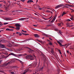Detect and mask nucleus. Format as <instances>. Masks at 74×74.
Instances as JSON below:
<instances>
[{
	"label": "nucleus",
	"mask_w": 74,
	"mask_h": 74,
	"mask_svg": "<svg viewBox=\"0 0 74 74\" xmlns=\"http://www.w3.org/2000/svg\"><path fill=\"white\" fill-rule=\"evenodd\" d=\"M11 73L12 74H15V73H14V72H11Z\"/></svg>",
	"instance_id": "obj_40"
},
{
	"label": "nucleus",
	"mask_w": 74,
	"mask_h": 74,
	"mask_svg": "<svg viewBox=\"0 0 74 74\" xmlns=\"http://www.w3.org/2000/svg\"><path fill=\"white\" fill-rule=\"evenodd\" d=\"M3 66H7L8 65L7 64V63L5 62L3 64Z\"/></svg>",
	"instance_id": "obj_15"
},
{
	"label": "nucleus",
	"mask_w": 74,
	"mask_h": 74,
	"mask_svg": "<svg viewBox=\"0 0 74 74\" xmlns=\"http://www.w3.org/2000/svg\"><path fill=\"white\" fill-rule=\"evenodd\" d=\"M34 36L35 37H36L37 38H39V37H40V36H39L38 34H34Z\"/></svg>",
	"instance_id": "obj_12"
},
{
	"label": "nucleus",
	"mask_w": 74,
	"mask_h": 74,
	"mask_svg": "<svg viewBox=\"0 0 74 74\" xmlns=\"http://www.w3.org/2000/svg\"><path fill=\"white\" fill-rule=\"evenodd\" d=\"M73 26H74V25H69V27H72Z\"/></svg>",
	"instance_id": "obj_36"
},
{
	"label": "nucleus",
	"mask_w": 74,
	"mask_h": 74,
	"mask_svg": "<svg viewBox=\"0 0 74 74\" xmlns=\"http://www.w3.org/2000/svg\"><path fill=\"white\" fill-rule=\"evenodd\" d=\"M26 59H29L30 60H33L34 59L33 58V56L31 55H28L25 57Z\"/></svg>",
	"instance_id": "obj_3"
},
{
	"label": "nucleus",
	"mask_w": 74,
	"mask_h": 74,
	"mask_svg": "<svg viewBox=\"0 0 74 74\" xmlns=\"http://www.w3.org/2000/svg\"><path fill=\"white\" fill-rule=\"evenodd\" d=\"M39 42H42V41L40 40L39 41Z\"/></svg>",
	"instance_id": "obj_58"
},
{
	"label": "nucleus",
	"mask_w": 74,
	"mask_h": 74,
	"mask_svg": "<svg viewBox=\"0 0 74 74\" xmlns=\"http://www.w3.org/2000/svg\"><path fill=\"white\" fill-rule=\"evenodd\" d=\"M9 27H10V28H12V29H14V27L11 26H9Z\"/></svg>",
	"instance_id": "obj_22"
},
{
	"label": "nucleus",
	"mask_w": 74,
	"mask_h": 74,
	"mask_svg": "<svg viewBox=\"0 0 74 74\" xmlns=\"http://www.w3.org/2000/svg\"><path fill=\"white\" fill-rule=\"evenodd\" d=\"M41 55H42V56H43V59L44 61H45V60H46V58H45V55H44V53H41Z\"/></svg>",
	"instance_id": "obj_6"
},
{
	"label": "nucleus",
	"mask_w": 74,
	"mask_h": 74,
	"mask_svg": "<svg viewBox=\"0 0 74 74\" xmlns=\"http://www.w3.org/2000/svg\"><path fill=\"white\" fill-rule=\"evenodd\" d=\"M67 21H68V22H69L70 21H71V20L69 19H68L67 20Z\"/></svg>",
	"instance_id": "obj_35"
},
{
	"label": "nucleus",
	"mask_w": 74,
	"mask_h": 74,
	"mask_svg": "<svg viewBox=\"0 0 74 74\" xmlns=\"http://www.w3.org/2000/svg\"><path fill=\"white\" fill-rule=\"evenodd\" d=\"M10 18H5L6 21H7V20H10V21L11 20V19H10Z\"/></svg>",
	"instance_id": "obj_21"
},
{
	"label": "nucleus",
	"mask_w": 74,
	"mask_h": 74,
	"mask_svg": "<svg viewBox=\"0 0 74 74\" xmlns=\"http://www.w3.org/2000/svg\"><path fill=\"white\" fill-rule=\"evenodd\" d=\"M57 16L55 15L53 19L51 21V23H53V22H54V21H55V20L56 19V17Z\"/></svg>",
	"instance_id": "obj_9"
},
{
	"label": "nucleus",
	"mask_w": 74,
	"mask_h": 74,
	"mask_svg": "<svg viewBox=\"0 0 74 74\" xmlns=\"http://www.w3.org/2000/svg\"><path fill=\"white\" fill-rule=\"evenodd\" d=\"M63 6V5H58L55 8L56 9H57V8H59V7H62Z\"/></svg>",
	"instance_id": "obj_8"
},
{
	"label": "nucleus",
	"mask_w": 74,
	"mask_h": 74,
	"mask_svg": "<svg viewBox=\"0 0 74 74\" xmlns=\"http://www.w3.org/2000/svg\"><path fill=\"white\" fill-rule=\"evenodd\" d=\"M10 63H11V61H10L6 63H7V65H8V64H9V65L10 64Z\"/></svg>",
	"instance_id": "obj_25"
},
{
	"label": "nucleus",
	"mask_w": 74,
	"mask_h": 74,
	"mask_svg": "<svg viewBox=\"0 0 74 74\" xmlns=\"http://www.w3.org/2000/svg\"><path fill=\"white\" fill-rule=\"evenodd\" d=\"M67 14V13H65L64 12H63L62 14V16H63L64 15H65V14Z\"/></svg>",
	"instance_id": "obj_18"
},
{
	"label": "nucleus",
	"mask_w": 74,
	"mask_h": 74,
	"mask_svg": "<svg viewBox=\"0 0 74 74\" xmlns=\"http://www.w3.org/2000/svg\"><path fill=\"white\" fill-rule=\"evenodd\" d=\"M69 54H70V55H71V56L72 54H71V53H69Z\"/></svg>",
	"instance_id": "obj_55"
},
{
	"label": "nucleus",
	"mask_w": 74,
	"mask_h": 74,
	"mask_svg": "<svg viewBox=\"0 0 74 74\" xmlns=\"http://www.w3.org/2000/svg\"><path fill=\"white\" fill-rule=\"evenodd\" d=\"M62 23V25H63V23H62V22H61V23H58V26H60V25H61V24Z\"/></svg>",
	"instance_id": "obj_16"
},
{
	"label": "nucleus",
	"mask_w": 74,
	"mask_h": 74,
	"mask_svg": "<svg viewBox=\"0 0 74 74\" xmlns=\"http://www.w3.org/2000/svg\"><path fill=\"white\" fill-rule=\"evenodd\" d=\"M24 19H26L25 18H21L19 19V21H23Z\"/></svg>",
	"instance_id": "obj_13"
},
{
	"label": "nucleus",
	"mask_w": 74,
	"mask_h": 74,
	"mask_svg": "<svg viewBox=\"0 0 74 74\" xmlns=\"http://www.w3.org/2000/svg\"><path fill=\"white\" fill-rule=\"evenodd\" d=\"M8 4L7 6H5V10L7 11H10L11 10V8H9V6H10V1H8Z\"/></svg>",
	"instance_id": "obj_2"
},
{
	"label": "nucleus",
	"mask_w": 74,
	"mask_h": 74,
	"mask_svg": "<svg viewBox=\"0 0 74 74\" xmlns=\"http://www.w3.org/2000/svg\"><path fill=\"white\" fill-rule=\"evenodd\" d=\"M28 50L29 53H32V52H34V50L31 49H30V48H29Z\"/></svg>",
	"instance_id": "obj_10"
},
{
	"label": "nucleus",
	"mask_w": 74,
	"mask_h": 74,
	"mask_svg": "<svg viewBox=\"0 0 74 74\" xmlns=\"http://www.w3.org/2000/svg\"><path fill=\"white\" fill-rule=\"evenodd\" d=\"M29 39H27V40H26V41H29Z\"/></svg>",
	"instance_id": "obj_64"
},
{
	"label": "nucleus",
	"mask_w": 74,
	"mask_h": 74,
	"mask_svg": "<svg viewBox=\"0 0 74 74\" xmlns=\"http://www.w3.org/2000/svg\"><path fill=\"white\" fill-rule=\"evenodd\" d=\"M49 39L51 40H52V39H51V38H49Z\"/></svg>",
	"instance_id": "obj_51"
},
{
	"label": "nucleus",
	"mask_w": 74,
	"mask_h": 74,
	"mask_svg": "<svg viewBox=\"0 0 74 74\" xmlns=\"http://www.w3.org/2000/svg\"><path fill=\"white\" fill-rule=\"evenodd\" d=\"M22 34H23V35H25V36H27V35H29V34H24L23 33H22Z\"/></svg>",
	"instance_id": "obj_20"
},
{
	"label": "nucleus",
	"mask_w": 74,
	"mask_h": 74,
	"mask_svg": "<svg viewBox=\"0 0 74 74\" xmlns=\"http://www.w3.org/2000/svg\"><path fill=\"white\" fill-rule=\"evenodd\" d=\"M3 54H4L5 56H7L8 54V53H7L6 52H5L3 53Z\"/></svg>",
	"instance_id": "obj_14"
},
{
	"label": "nucleus",
	"mask_w": 74,
	"mask_h": 74,
	"mask_svg": "<svg viewBox=\"0 0 74 74\" xmlns=\"http://www.w3.org/2000/svg\"><path fill=\"white\" fill-rule=\"evenodd\" d=\"M16 60H18V61L19 62H20V61H21L20 60H18V59H17Z\"/></svg>",
	"instance_id": "obj_46"
},
{
	"label": "nucleus",
	"mask_w": 74,
	"mask_h": 74,
	"mask_svg": "<svg viewBox=\"0 0 74 74\" xmlns=\"http://www.w3.org/2000/svg\"><path fill=\"white\" fill-rule=\"evenodd\" d=\"M53 49L52 48L51 49V52L52 53V52H53Z\"/></svg>",
	"instance_id": "obj_31"
},
{
	"label": "nucleus",
	"mask_w": 74,
	"mask_h": 74,
	"mask_svg": "<svg viewBox=\"0 0 74 74\" xmlns=\"http://www.w3.org/2000/svg\"><path fill=\"white\" fill-rule=\"evenodd\" d=\"M69 24H66V27H69V26H70V25H68Z\"/></svg>",
	"instance_id": "obj_30"
},
{
	"label": "nucleus",
	"mask_w": 74,
	"mask_h": 74,
	"mask_svg": "<svg viewBox=\"0 0 74 74\" xmlns=\"http://www.w3.org/2000/svg\"><path fill=\"white\" fill-rule=\"evenodd\" d=\"M50 12L51 13V14H53V12Z\"/></svg>",
	"instance_id": "obj_63"
},
{
	"label": "nucleus",
	"mask_w": 74,
	"mask_h": 74,
	"mask_svg": "<svg viewBox=\"0 0 74 74\" xmlns=\"http://www.w3.org/2000/svg\"><path fill=\"white\" fill-rule=\"evenodd\" d=\"M46 12H51V11L49 10H47Z\"/></svg>",
	"instance_id": "obj_29"
},
{
	"label": "nucleus",
	"mask_w": 74,
	"mask_h": 74,
	"mask_svg": "<svg viewBox=\"0 0 74 74\" xmlns=\"http://www.w3.org/2000/svg\"><path fill=\"white\" fill-rule=\"evenodd\" d=\"M22 32H24V33H27V32H26V31H24L23 30H22Z\"/></svg>",
	"instance_id": "obj_26"
},
{
	"label": "nucleus",
	"mask_w": 74,
	"mask_h": 74,
	"mask_svg": "<svg viewBox=\"0 0 74 74\" xmlns=\"http://www.w3.org/2000/svg\"><path fill=\"white\" fill-rule=\"evenodd\" d=\"M49 44L50 45H52V43L50 42L49 43Z\"/></svg>",
	"instance_id": "obj_39"
},
{
	"label": "nucleus",
	"mask_w": 74,
	"mask_h": 74,
	"mask_svg": "<svg viewBox=\"0 0 74 74\" xmlns=\"http://www.w3.org/2000/svg\"><path fill=\"white\" fill-rule=\"evenodd\" d=\"M37 6H36V5L35 7H34V8L35 9H36V10L37 9Z\"/></svg>",
	"instance_id": "obj_33"
},
{
	"label": "nucleus",
	"mask_w": 74,
	"mask_h": 74,
	"mask_svg": "<svg viewBox=\"0 0 74 74\" xmlns=\"http://www.w3.org/2000/svg\"><path fill=\"white\" fill-rule=\"evenodd\" d=\"M10 55H13V56H16V57H17V58H19V57H20V56H23V55L22 54H15L12 53H11L9 54L8 56L5 57V58H8V56Z\"/></svg>",
	"instance_id": "obj_1"
},
{
	"label": "nucleus",
	"mask_w": 74,
	"mask_h": 74,
	"mask_svg": "<svg viewBox=\"0 0 74 74\" xmlns=\"http://www.w3.org/2000/svg\"><path fill=\"white\" fill-rule=\"evenodd\" d=\"M0 73H4V72L3 71H1L0 70Z\"/></svg>",
	"instance_id": "obj_27"
},
{
	"label": "nucleus",
	"mask_w": 74,
	"mask_h": 74,
	"mask_svg": "<svg viewBox=\"0 0 74 74\" xmlns=\"http://www.w3.org/2000/svg\"><path fill=\"white\" fill-rule=\"evenodd\" d=\"M71 12H74V10L73 9V10H72Z\"/></svg>",
	"instance_id": "obj_45"
},
{
	"label": "nucleus",
	"mask_w": 74,
	"mask_h": 74,
	"mask_svg": "<svg viewBox=\"0 0 74 74\" xmlns=\"http://www.w3.org/2000/svg\"><path fill=\"white\" fill-rule=\"evenodd\" d=\"M0 26H3V24H2V23L0 21Z\"/></svg>",
	"instance_id": "obj_34"
},
{
	"label": "nucleus",
	"mask_w": 74,
	"mask_h": 74,
	"mask_svg": "<svg viewBox=\"0 0 74 74\" xmlns=\"http://www.w3.org/2000/svg\"><path fill=\"white\" fill-rule=\"evenodd\" d=\"M59 41L60 42H63V41L61 40H59Z\"/></svg>",
	"instance_id": "obj_37"
},
{
	"label": "nucleus",
	"mask_w": 74,
	"mask_h": 74,
	"mask_svg": "<svg viewBox=\"0 0 74 74\" xmlns=\"http://www.w3.org/2000/svg\"><path fill=\"white\" fill-rule=\"evenodd\" d=\"M15 12V11H13L12 12Z\"/></svg>",
	"instance_id": "obj_60"
},
{
	"label": "nucleus",
	"mask_w": 74,
	"mask_h": 74,
	"mask_svg": "<svg viewBox=\"0 0 74 74\" xmlns=\"http://www.w3.org/2000/svg\"><path fill=\"white\" fill-rule=\"evenodd\" d=\"M39 10H42V8H39Z\"/></svg>",
	"instance_id": "obj_59"
},
{
	"label": "nucleus",
	"mask_w": 74,
	"mask_h": 74,
	"mask_svg": "<svg viewBox=\"0 0 74 74\" xmlns=\"http://www.w3.org/2000/svg\"><path fill=\"white\" fill-rule=\"evenodd\" d=\"M20 33V32H16V34H19Z\"/></svg>",
	"instance_id": "obj_43"
},
{
	"label": "nucleus",
	"mask_w": 74,
	"mask_h": 74,
	"mask_svg": "<svg viewBox=\"0 0 74 74\" xmlns=\"http://www.w3.org/2000/svg\"><path fill=\"white\" fill-rule=\"evenodd\" d=\"M10 29L9 28H7L6 29V30H8L9 31H10Z\"/></svg>",
	"instance_id": "obj_32"
},
{
	"label": "nucleus",
	"mask_w": 74,
	"mask_h": 74,
	"mask_svg": "<svg viewBox=\"0 0 74 74\" xmlns=\"http://www.w3.org/2000/svg\"><path fill=\"white\" fill-rule=\"evenodd\" d=\"M29 39V40H32V39L29 38V39Z\"/></svg>",
	"instance_id": "obj_61"
},
{
	"label": "nucleus",
	"mask_w": 74,
	"mask_h": 74,
	"mask_svg": "<svg viewBox=\"0 0 74 74\" xmlns=\"http://www.w3.org/2000/svg\"><path fill=\"white\" fill-rule=\"evenodd\" d=\"M71 20H73L74 19H73V17L71 18Z\"/></svg>",
	"instance_id": "obj_41"
},
{
	"label": "nucleus",
	"mask_w": 74,
	"mask_h": 74,
	"mask_svg": "<svg viewBox=\"0 0 74 74\" xmlns=\"http://www.w3.org/2000/svg\"><path fill=\"white\" fill-rule=\"evenodd\" d=\"M3 61L2 60H0V64H1V62H2Z\"/></svg>",
	"instance_id": "obj_44"
},
{
	"label": "nucleus",
	"mask_w": 74,
	"mask_h": 74,
	"mask_svg": "<svg viewBox=\"0 0 74 74\" xmlns=\"http://www.w3.org/2000/svg\"><path fill=\"white\" fill-rule=\"evenodd\" d=\"M35 15H38V14L36 13H35Z\"/></svg>",
	"instance_id": "obj_56"
},
{
	"label": "nucleus",
	"mask_w": 74,
	"mask_h": 74,
	"mask_svg": "<svg viewBox=\"0 0 74 74\" xmlns=\"http://www.w3.org/2000/svg\"><path fill=\"white\" fill-rule=\"evenodd\" d=\"M20 62V63H21V64H23V62H22V61H21Z\"/></svg>",
	"instance_id": "obj_47"
},
{
	"label": "nucleus",
	"mask_w": 74,
	"mask_h": 74,
	"mask_svg": "<svg viewBox=\"0 0 74 74\" xmlns=\"http://www.w3.org/2000/svg\"><path fill=\"white\" fill-rule=\"evenodd\" d=\"M27 71H26L24 72L23 74H25L27 72Z\"/></svg>",
	"instance_id": "obj_24"
},
{
	"label": "nucleus",
	"mask_w": 74,
	"mask_h": 74,
	"mask_svg": "<svg viewBox=\"0 0 74 74\" xmlns=\"http://www.w3.org/2000/svg\"><path fill=\"white\" fill-rule=\"evenodd\" d=\"M63 6V5H58L55 8L56 9H57V8H59V7H62Z\"/></svg>",
	"instance_id": "obj_7"
},
{
	"label": "nucleus",
	"mask_w": 74,
	"mask_h": 74,
	"mask_svg": "<svg viewBox=\"0 0 74 74\" xmlns=\"http://www.w3.org/2000/svg\"><path fill=\"white\" fill-rule=\"evenodd\" d=\"M19 36H21V35H22V34L20 33H19Z\"/></svg>",
	"instance_id": "obj_48"
},
{
	"label": "nucleus",
	"mask_w": 74,
	"mask_h": 74,
	"mask_svg": "<svg viewBox=\"0 0 74 74\" xmlns=\"http://www.w3.org/2000/svg\"><path fill=\"white\" fill-rule=\"evenodd\" d=\"M33 26H35V27H37V25H33Z\"/></svg>",
	"instance_id": "obj_50"
},
{
	"label": "nucleus",
	"mask_w": 74,
	"mask_h": 74,
	"mask_svg": "<svg viewBox=\"0 0 74 74\" xmlns=\"http://www.w3.org/2000/svg\"><path fill=\"white\" fill-rule=\"evenodd\" d=\"M57 42H58V44H59L60 47H63L64 46V45H62V44L60 43V42L58 40L57 41Z\"/></svg>",
	"instance_id": "obj_11"
},
{
	"label": "nucleus",
	"mask_w": 74,
	"mask_h": 74,
	"mask_svg": "<svg viewBox=\"0 0 74 74\" xmlns=\"http://www.w3.org/2000/svg\"><path fill=\"white\" fill-rule=\"evenodd\" d=\"M60 54H62V52H61V51H60Z\"/></svg>",
	"instance_id": "obj_62"
},
{
	"label": "nucleus",
	"mask_w": 74,
	"mask_h": 74,
	"mask_svg": "<svg viewBox=\"0 0 74 74\" xmlns=\"http://www.w3.org/2000/svg\"><path fill=\"white\" fill-rule=\"evenodd\" d=\"M15 25L16 27V28H15V29L16 30H20V26H21L20 25L17 23Z\"/></svg>",
	"instance_id": "obj_4"
},
{
	"label": "nucleus",
	"mask_w": 74,
	"mask_h": 74,
	"mask_svg": "<svg viewBox=\"0 0 74 74\" xmlns=\"http://www.w3.org/2000/svg\"><path fill=\"white\" fill-rule=\"evenodd\" d=\"M7 24H8V23H4V25H7Z\"/></svg>",
	"instance_id": "obj_28"
},
{
	"label": "nucleus",
	"mask_w": 74,
	"mask_h": 74,
	"mask_svg": "<svg viewBox=\"0 0 74 74\" xmlns=\"http://www.w3.org/2000/svg\"><path fill=\"white\" fill-rule=\"evenodd\" d=\"M37 62H35L34 63V65H37Z\"/></svg>",
	"instance_id": "obj_23"
},
{
	"label": "nucleus",
	"mask_w": 74,
	"mask_h": 74,
	"mask_svg": "<svg viewBox=\"0 0 74 74\" xmlns=\"http://www.w3.org/2000/svg\"><path fill=\"white\" fill-rule=\"evenodd\" d=\"M31 2H33V1L31 0H29L27 1V3H30Z\"/></svg>",
	"instance_id": "obj_17"
},
{
	"label": "nucleus",
	"mask_w": 74,
	"mask_h": 74,
	"mask_svg": "<svg viewBox=\"0 0 74 74\" xmlns=\"http://www.w3.org/2000/svg\"><path fill=\"white\" fill-rule=\"evenodd\" d=\"M16 11H18V12H19L21 11L20 10H16Z\"/></svg>",
	"instance_id": "obj_54"
},
{
	"label": "nucleus",
	"mask_w": 74,
	"mask_h": 74,
	"mask_svg": "<svg viewBox=\"0 0 74 74\" xmlns=\"http://www.w3.org/2000/svg\"><path fill=\"white\" fill-rule=\"evenodd\" d=\"M1 11L2 12V11H3V10H0V12H1Z\"/></svg>",
	"instance_id": "obj_53"
},
{
	"label": "nucleus",
	"mask_w": 74,
	"mask_h": 74,
	"mask_svg": "<svg viewBox=\"0 0 74 74\" xmlns=\"http://www.w3.org/2000/svg\"><path fill=\"white\" fill-rule=\"evenodd\" d=\"M44 69V67H42L40 68L39 71H42Z\"/></svg>",
	"instance_id": "obj_19"
},
{
	"label": "nucleus",
	"mask_w": 74,
	"mask_h": 74,
	"mask_svg": "<svg viewBox=\"0 0 74 74\" xmlns=\"http://www.w3.org/2000/svg\"><path fill=\"white\" fill-rule=\"evenodd\" d=\"M1 42H3V41H2V40H0V47L2 48H5V46H4V45L1 44Z\"/></svg>",
	"instance_id": "obj_5"
},
{
	"label": "nucleus",
	"mask_w": 74,
	"mask_h": 74,
	"mask_svg": "<svg viewBox=\"0 0 74 74\" xmlns=\"http://www.w3.org/2000/svg\"><path fill=\"white\" fill-rule=\"evenodd\" d=\"M59 32V33H60V34H61L62 32H61L60 31V32Z\"/></svg>",
	"instance_id": "obj_57"
},
{
	"label": "nucleus",
	"mask_w": 74,
	"mask_h": 74,
	"mask_svg": "<svg viewBox=\"0 0 74 74\" xmlns=\"http://www.w3.org/2000/svg\"><path fill=\"white\" fill-rule=\"evenodd\" d=\"M58 51H59V52H61V51H60V49L58 50Z\"/></svg>",
	"instance_id": "obj_52"
},
{
	"label": "nucleus",
	"mask_w": 74,
	"mask_h": 74,
	"mask_svg": "<svg viewBox=\"0 0 74 74\" xmlns=\"http://www.w3.org/2000/svg\"><path fill=\"white\" fill-rule=\"evenodd\" d=\"M21 1H22V2H24L25 1V0H21Z\"/></svg>",
	"instance_id": "obj_42"
},
{
	"label": "nucleus",
	"mask_w": 74,
	"mask_h": 74,
	"mask_svg": "<svg viewBox=\"0 0 74 74\" xmlns=\"http://www.w3.org/2000/svg\"><path fill=\"white\" fill-rule=\"evenodd\" d=\"M14 31L13 29H10V31Z\"/></svg>",
	"instance_id": "obj_49"
},
{
	"label": "nucleus",
	"mask_w": 74,
	"mask_h": 74,
	"mask_svg": "<svg viewBox=\"0 0 74 74\" xmlns=\"http://www.w3.org/2000/svg\"><path fill=\"white\" fill-rule=\"evenodd\" d=\"M66 52L67 53H69V51L68 50H66Z\"/></svg>",
	"instance_id": "obj_38"
}]
</instances>
